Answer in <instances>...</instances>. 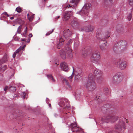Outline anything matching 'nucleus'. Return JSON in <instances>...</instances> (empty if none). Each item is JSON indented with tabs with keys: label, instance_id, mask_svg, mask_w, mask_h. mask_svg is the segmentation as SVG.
<instances>
[{
	"label": "nucleus",
	"instance_id": "ddd939ff",
	"mask_svg": "<svg viewBox=\"0 0 133 133\" xmlns=\"http://www.w3.org/2000/svg\"><path fill=\"white\" fill-rule=\"evenodd\" d=\"M94 75L98 77H101L103 75V73L99 69L95 70L94 72Z\"/></svg>",
	"mask_w": 133,
	"mask_h": 133
},
{
	"label": "nucleus",
	"instance_id": "72a5a7b5",
	"mask_svg": "<svg viewBox=\"0 0 133 133\" xmlns=\"http://www.w3.org/2000/svg\"><path fill=\"white\" fill-rule=\"evenodd\" d=\"M71 23L72 26H73V25H75V24H76V22L75 21H72Z\"/></svg>",
	"mask_w": 133,
	"mask_h": 133
},
{
	"label": "nucleus",
	"instance_id": "6ab92c4d",
	"mask_svg": "<svg viewBox=\"0 0 133 133\" xmlns=\"http://www.w3.org/2000/svg\"><path fill=\"white\" fill-rule=\"evenodd\" d=\"M9 87V88L11 90L14 92L16 91V88L15 87L11 86L10 85Z\"/></svg>",
	"mask_w": 133,
	"mask_h": 133
},
{
	"label": "nucleus",
	"instance_id": "2f4dec72",
	"mask_svg": "<svg viewBox=\"0 0 133 133\" xmlns=\"http://www.w3.org/2000/svg\"><path fill=\"white\" fill-rule=\"evenodd\" d=\"M131 14H130L129 15L128 17V20L129 21H130L131 19Z\"/></svg>",
	"mask_w": 133,
	"mask_h": 133
},
{
	"label": "nucleus",
	"instance_id": "a878e982",
	"mask_svg": "<svg viewBox=\"0 0 133 133\" xmlns=\"http://www.w3.org/2000/svg\"><path fill=\"white\" fill-rule=\"evenodd\" d=\"M47 78L50 79L52 77V75L51 74H48L46 75Z\"/></svg>",
	"mask_w": 133,
	"mask_h": 133
},
{
	"label": "nucleus",
	"instance_id": "f3484780",
	"mask_svg": "<svg viewBox=\"0 0 133 133\" xmlns=\"http://www.w3.org/2000/svg\"><path fill=\"white\" fill-rule=\"evenodd\" d=\"M79 0H70V3L73 4L74 6H76Z\"/></svg>",
	"mask_w": 133,
	"mask_h": 133
},
{
	"label": "nucleus",
	"instance_id": "4c0bfd02",
	"mask_svg": "<svg viewBox=\"0 0 133 133\" xmlns=\"http://www.w3.org/2000/svg\"><path fill=\"white\" fill-rule=\"evenodd\" d=\"M64 41V40L62 38H61L59 40V42H63Z\"/></svg>",
	"mask_w": 133,
	"mask_h": 133
},
{
	"label": "nucleus",
	"instance_id": "a19ab883",
	"mask_svg": "<svg viewBox=\"0 0 133 133\" xmlns=\"http://www.w3.org/2000/svg\"><path fill=\"white\" fill-rule=\"evenodd\" d=\"M73 76H74L73 75H72L70 77H69V78L70 79H71L73 78Z\"/></svg>",
	"mask_w": 133,
	"mask_h": 133
},
{
	"label": "nucleus",
	"instance_id": "e433bc0d",
	"mask_svg": "<svg viewBox=\"0 0 133 133\" xmlns=\"http://www.w3.org/2000/svg\"><path fill=\"white\" fill-rule=\"evenodd\" d=\"M17 54V53H16V52L15 51L14 53L13 54V56H13V57L14 58L15 56H16V54Z\"/></svg>",
	"mask_w": 133,
	"mask_h": 133
},
{
	"label": "nucleus",
	"instance_id": "5fc2aeb1",
	"mask_svg": "<svg viewBox=\"0 0 133 133\" xmlns=\"http://www.w3.org/2000/svg\"><path fill=\"white\" fill-rule=\"evenodd\" d=\"M65 107H66V108H66V107L67 108H69V107L68 108L67 107H66V106H65Z\"/></svg>",
	"mask_w": 133,
	"mask_h": 133
},
{
	"label": "nucleus",
	"instance_id": "6e6d98bb",
	"mask_svg": "<svg viewBox=\"0 0 133 133\" xmlns=\"http://www.w3.org/2000/svg\"><path fill=\"white\" fill-rule=\"evenodd\" d=\"M62 45V43H61V44L59 45L61 46V45Z\"/></svg>",
	"mask_w": 133,
	"mask_h": 133
},
{
	"label": "nucleus",
	"instance_id": "473e14b6",
	"mask_svg": "<svg viewBox=\"0 0 133 133\" xmlns=\"http://www.w3.org/2000/svg\"><path fill=\"white\" fill-rule=\"evenodd\" d=\"M64 81L66 83V84L69 87H70V85H69L68 82L67 80L66 79H64Z\"/></svg>",
	"mask_w": 133,
	"mask_h": 133
},
{
	"label": "nucleus",
	"instance_id": "a18cd8bd",
	"mask_svg": "<svg viewBox=\"0 0 133 133\" xmlns=\"http://www.w3.org/2000/svg\"><path fill=\"white\" fill-rule=\"evenodd\" d=\"M28 17V18L30 16H29V13H28L27 14V15Z\"/></svg>",
	"mask_w": 133,
	"mask_h": 133
},
{
	"label": "nucleus",
	"instance_id": "79ce46f5",
	"mask_svg": "<svg viewBox=\"0 0 133 133\" xmlns=\"http://www.w3.org/2000/svg\"><path fill=\"white\" fill-rule=\"evenodd\" d=\"M3 14L5 15H7L8 16H9V15H8L7 13L6 12H4L3 13Z\"/></svg>",
	"mask_w": 133,
	"mask_h": 133
},
{
	"label": "nucleus",
	"instance_id": "393cba45",
	"mask_svg": "<svg viewBox=\"0 0 133 133\" xmlns=\"http://www.w3.org/2000/svg\"><path fill=\"white\" fill-rule=\"evenodd\" d=\"M33 18H34L33 15H31V16H30V17H29L28 18V19L30 22H31L32 21Z\"/></svg>",
	"mask_w": 133,
	"mask_h": 133
},
{
	"label": "nucleus",
	"instance_id": "13d9d810",
	"mask_svg": "<svg viewBox=\"0 0 133 133\" xmlns=\"http://www.w3.org/2000/svg\"><path fill=\"white\" fill-rule=\"evenodd\" d=\"M13 75H11V76H12Z\"/></svg>",
	"mask_w": 133,
	"mask_h": 133
},
{
	"label": "nucleus",
	"instance_id": "c9c22d12",
	"mask_svg": "<svg viewBox=\"0 0 133 133\" xmlns=\"http://www.w3.org/2000/svg\"><path fill=\"white\" fill-rule=\"evenodd\" d=\"M9 88V87L6 86L5 87L4 89V91H6Z\"/></svg>",
	"mask_w": 133,
	"mask_h": 133
},
{
	"label": "nucleus",
	"instance_id": "9d476101",
	"mask_svg": "<svg viewBox=\"0 0 133 133\" xmlns=\"http://www.w3.org/2000/svg\"><path fill=\"white\" fill-rule=\"evenodd\" d=\"M70 127L71 129H74L71 130L73 132L74 131H77L82 130L81 129L77 127V124L75 123H72Z\"/></svg>",
	"mask_w": 133,
	"mask_h": 133
},
{
	"label": "nucleus",
	"instance_id": "dca6fc26",
	"mask_svg": "<svg viewBox=\"0 0 133 133\" xmlns=\"http://www.w3.org/2000/svg\"><path fill=\"white\" fill-rule=\"evenodd\" d=\"M94 28V27L93 26H88V28H86L85 31L87 32H91L93 31Z\"/></svg>",
	"mask_w": 133,
	"mask_h": 133
},
{
	"label": "nucleus",
	"instance_id": "c03bdc74",
	"mask_svg": "<svg viewBox=\"0 0 133 133\" xmlns=\"http://www.w3.org/2000/svg\"><path fill=\"white\" fill-rule=\"evenodd\" d=\"M26 46V45H24L23 46L21 47V49H23Z\"/></svg>",
	"mask_w": 133,
	"mask_h": 133
},
{
	"label": "nucleus",
	"instance_id": "2eb2a0df",
	"mask_svg": "<svg viewBox=\"0 0 133 133\" xmlns=\"http://www.w3.org/2000/svg\"><path fill=\"white\" fill-rule=\"evenodd\" d=\"M7 55L6 54L5 55L3 58L0 60V65L5 63L7 61Z\"/></svg>",
	"mask_w": 133,
	"mask_h": 133
},
{
	"label": "nucleus",
	"instance_id": "603ef678",
	"mask_svg": "<svg viewBox=\"0 0 133 133\" xmlns=\"http://www.w3.org/2000/svg\"><path fill=\"white\" fill-rule=\"evenodd\" d=\"M57 18H59V16H57Z\"/></svg>",
	"mask_w": 133,
	"mask_h": 133
},
{
	"label": "nucleus",
	"instance_id": "f8f14e48",
	"mask_svg": "<svg viewBox=\"0 0 133 133\" xmlns=\"http://www.w3.org/2000/svg\"><path fill=\"white\" fill-rule=\"evenodd\" d=\"M72 14V13L71 11H67L65 12L63 17V18L64 20L66 21L68 20Z\"/></svg>",
	"mask_w": 133,
	"mask_h": 133
},
{
	"label": "nucleus",
	"instance_id": "a211bd4d",
	"mask_svg": "<svg viewBox=\"0 0 133 133\" xmlns=\"http://www.w3.org/2000/svg\"><path fill=\"white\" fill-rule=\"evenodd\" d=\"M107 45V44H106L104 43L103 44L100 45V47L101 49L102 50H105V47Z\"/></svg>",
	"mask_w": 133,
	"mask_h": 133
},
{
	"label": "nucleus",
	"instance_id": "c756f323",
	"mask_svg": "<svg viewBox=\"0 0 133 133\" xmlns=\"http://www.w3.org/2000/svg\"><path fill=\"white\" fill-rule=\"evenodd\" d=\"M63 8H69L70 7V5L69 4L67 5H63Z\"/></svg>",
	"mask_w": 133,
	"mask_h": 133
},
{
	"label": "nucleus",
	"instance_id": "39448f33",
	"mask_svg": "<svg viewBox=\"0 0 133 133\" xmlns=\"http://www.w3.org/2000/svg\"><path fill=\"white\" fill-rule=\"evenodd\" d=\"M117 117L114 116H108L104 117L101 119V121L103 122H108L110 121L112 123L115 122L117 119Z\"/></svg>",
	"mask_w": 133,
	"mask_h": 133
},
{
	"label": "nucleus",
	"instance_id": "cd10ccee",
	"mask_svg": "<svg viewBox=\"0 0 133 133\" xmlns=\"http://www.w3.org/2000/svg\"><path fill=\"white\" fill-rule=\"evenodd\" d=\"M54 30H52V31H49V32H48L46 34V35H50V34L52 33V32H53V31Z\"/></svg>",
	"mask_w": 133,
	"mask_h": 133
},
{
	"label": "nucleus",
	"instance_id": "6e6552de",
	"mask_svg": "<svg viewBox=\"0 0 133 133\" xmlns=\"http://www.w3.org/2000/svg\"><path fill=\"white\" fill-rule=\"evenodd\" d=\"M91 6L90 3H87L85 4L83 7V9L81 10V12L84 13V14L87 15V13L88 12L87 10L89 9Z\"/></svg>",
	"mask_w": 133,
	"mask_h": 133
},
{
	"label": "nucleus",
	"instance_id": "b1692460",
	"mask_svg": "<svg viewBox=\"0 0 133 133\" xmlns=\"http://www.w3.org/2000/svg\"><path fill=\"white\" fill-rule=\"evenodd\" d=\"M21 97L24 99L26 98V93L24 92H22L21 94Z\"/></svg>",
	"mask_w": 133,
	"mask_h": 133
},
{
	"label": "nucleus",
	"instance_id": "f257e3e1",
	"mask_svg": "<svg viewBox=\"0 0 133 133\" xmlns=\"http://www.w3.org/2000/svg\"><path fill=\"white\" fill-rule=\"evenodd\" d=\"M86 88L89 90L92 91L96 88V85L93 80H91L89 78L86 84Z\"/></svg>",
	"mask_w": 133,
	"mask_h": 133
},
{
	"label": "nucleus",
	"instance_id": "de8ad7c7",
	"mask_svg": "<svg viewBox=\"0 0 133 133\" xmlns=\"http://www.w3.org/2000/svg\"><path fill=\"white\" fill-rule=\"evenodd\" d=\"M51 105L50 104H49V107H51Z\"/></svg>",
	"mask_w": 133,
	"mask_h": 133
},
{
	"label": "nucleus",
	"instance_id": "ea45409f",
	"mask_svg": "<svg viewBox=\"0 0 133 133\" xmlns=\"http://www.w3.org/2000/svg\"><path fill=\"white\" fill-rule=\"evenodd\" d=\"M49 99L47 98H46V102L47 103H49Z\"/></svg>",
	"mask_w": 133,
	"mask_h": 133
},
{
	"label": "nucleus",
	"instance_id": "4d7b16f0",
	"mask_svg": "<svg viewBox=\"0 0 133 133\" xmlns=\"http://www.w3.org/2000/svg\"><path fill=\"white\" fill-rule=\"evenodd\" d=\"M46 0H44V1H46Z\"/></svg>",
	"mask_w": 133,
	"mask_h": 133
},
{
	"label": "nucleus",
	"instance_id": "5701e85b",
	"mask_svg": "<svg viewBox=\"0 0 133 133\" xmlns=\"http://www.w3.org/2000/svg\"><path fill=\"white\" fill-rule=\"evenodd\" d=\"M27 29H28V28H27V27H26V28L25 29L23 33V34H21V35H23V36H24L25 37H26V33L27 32Z\"/></svg>",
	"mask_w": 133,
	"mask_h": 133
},
{
	"label": "nucleus",
	"instance_id": "412c9836",
	"mask_svg": "<svg viewBox=\"0 0 133 133\" xmlns=\"http://www.w3.org/2000/svg\"><path fill=\"white\" fill-rule=\"evenodd\" d=\"M22 25H20L19 26L18 28L17 32L18 34H19L21 32V29H22Z\"/></svg>",
	"mask_w": 133,
	"mask_h": 133
},
{
	"label": "nucleus",
	"instance_id": "7ed1b4c3",
	"mask_svg": "<svg viewBox=\"0 0 133 133\" xmlns=\"http://www.w3.org/2000/svg\"><path fill=\"white\" fill-rule=\"evenodd\" d=\"M66 52L67 55L68 56L70 57H72V52L71 51V49L70 47H68L66 50L65 51L62 50L60 52V55L63 59H65L66 58Z\"/></svg>",
	"mask_w": 133,
	"mask_h": 133
},
{
	"label": "nucleus",
	"instance_id": "bb28decb",
	"mask_svg": "<svg viewBox=\"0 0 133 133\" xmlns=\"http://www.w3.org/2000/svg\"><path fill=\"white\" fill-rule=\"evenodd\" d=\"M21 47L20 46V47L15 51V52H16L17 54H18L19 52L21 50Z\"/></svg>",
	"mask_w": 133,
	"mask_h": 133
},
{
	"label": "nucleus",
	"instance_id": "3c124183",
	"mask_svg": "<svg viewBox=\"0 0 133 133\" xmlns=\"http://www.w3.org/2000/svg\"><path fill=\"white\" fill-rule=\"evenodd\" d=\"M57 65H58L59 64V63H55Z\"/></svg>",
	"mask_w": 133,
	"mask_h": 133
},
{
	"label": "nucleus",
	"instance_id": "bf43d9fd",
	"mask_svg": "<svg viewBox=\"0 0 133 133\" xmlns=\"http://www.w3.org/2000/svg\"><path fill=\"white\" fill-rule=\"evenodd\" d=\"M58 45H59V44H58Z\"/></svg>",
	"mask_w": 133,
	"mask_h": 133
},
{
	"label": "nucleus",
	"instance_id": "49530a36",
	"mask_svg": "<svg viewBox=\"0 0 133 133\" xmlns=\"http://www.w3.org/2000/svg\"><path fill=\"white\" fill-rule=\"evenodd\" d=\"M10 18L11 19H13L14 18V17H12Z\"/></svg>",
	"mask_w": 133,
	"mask_h": 133
},
{
	"label": "nucleus",
	"instance_id": "8fccbe9b",
	"mask_svg": "<svg viewBox=\"0 0 133 133\" xmlns=\"http://www.w3.org/2000/svg\"><path fill=\"white\" fill-rule=\"evenodd\" d=\"M21 40H22V41H24L25 40L24 38H23Z\"/></svg>",
	"mask_w": 133,
	"mask_h": 133
},
{
	"label": "nucleus",
	"instance_id": "4468645a",
	"mask_svg": "<svg viewBox=\"0 0 133 133\" xmlns=\"http://www.w3.org/2000/svg\"><path fill=\"white\" fill-rule=\"evenodd\" d=\"M60 66L63 70L65 72L68 71V68L66 63H61L60 64Z\"/></svg>",
	"mask_w": 133,
	"mask_h": 133
},
{
	"label": "nucleus",
	"instance_id": "4be33fe9",
	"mask_svg": "<svg viewBox=\"0 0 133 133\" xmlns=\"http://www.w3.org/2000/svg\"><path fill=\"white\" fill-rule=\"evenodd\" d=\"M6 68L7 66L6 65H5L1 68L0 69V71L1 72H3L6 69Z\"/></svg>",
	"mask_w": 133,
	"mask_h": 133
},
{
	"label": "nucleus",
	"instance_id": "f03ea898",
	"mask_svg": "<svg viewBox=\"0 0 133 133\" xmlns=\"http://www.w3.org/2000/svg\"><path fill=\"white\" fill-rule=\"evenodd\" d=\"M100 57V53L98 51H94L91 57V60L94 63L97 62Z\"/></svg>",
	"mask_w": 133,
	"mask_h": 133
},
{
	"label": "nucleus",
	"instance_id": "f704fd0d",
	"mask_svg": "<svg viewBox=\"0 0 133 133\" xmlns=\"http://www.w3.org/2000/svg\"><path fill=\"white\" fill-rule=\"evenodd\" d=\"M20 39V38L18 37H15L14 38V39L16 41H18Z\"/></svg>",
	"mask_w": 133,
	"mask_h": 133
},
{
	"label": "nucleus",
	"instance_id": "1a4fd4ad",
	"mask_svg": "<svg viewBox=\"0 0 133 133\" xmlns=\"http://www.w3.org/2000/svg\"><path fill=\"white\" fill-rule=\"evenodd\" d=\"M59 104L60 106H66L68 108L69 107V104L68 100L63 99L62 100L59 102Z\"/></svg>",
	"mask_w": 133,
	"mask_h": 133
},
{
	"label": "nucleus",
	"instance_id": "c85d7f7f",
	"mask_svg": "<svg viewBox=\"0 0 133 133\" xmlns=\"http://www.w3.org/2000/svg\"><path fill=\"white\" fill-rule=\"evenodd\" d=\"M50 80L52 82L55 83V81L56 80L52 76V77H51V78L50 79Z\"/></svg>",
	"mask_w": 133,
	"mask_h": 133
},
{
	"label": "nucleus",
	"instance_id": "864d4df0",
	"mask_svg": "<svg viewBox=\"0 0 133 133\" xmlns=\"http://www.w3.org/2000/svg\"><path fill=\"white\" fill-rule=\"evenodd\" d=\"M0 133H3V132L1 131H0Z\"/></svg>",
	"mask_w": 133,
	"mask_h": 133
},
{
	"label": "nucleus",
	"instance_id": "0eeeda50",
	"mask_svg": "<svg viewBox=\"0 0 133 133\" xmlns=\"http://www.w3.org/2000/svg\"><path fill=\"white\" fill-rule=\"evenodd\" d=\"M110 35V32L108 31L103 33V34L100 33L99 34L98 37L101 39H105L109 37Z\"/></svg>",
	"mask_w": 133,
	"mask_h": 133
},
{
	"label": "nucleus",
	"instance_id": "37998d69",
	"mask_svg": "<svg viewBox=\"0 0 133 133\" xmlns=\"http://www.w3.org/2000/svg\"><path fill=\"white\" fill-rule=\"evenodd\" d=\"M30 39L28 38L26 42L27 43H29L30 42Z\"/></svg>",
	"mask_w": 133,
	"mask_h": 133
},
{
	"label": "nucleus",
	"instance_id": "58836bf2",
	"mask_svg": "<svg viewBox=\"0 0 133 133\" xmlns=\"http://www.w3.org/2000/svg\"><path fill=\"white\" fill-rule=\"evenodd\" d=\"M32 35L31 33L29 35V37H32Z\"/></svg>",
	"mask_w": 133,
	"mask_h": 133
},
{
	"label": "nucleus",
	"instance_id": "09e8293b",
	"mask_svg": "<svg viewBox=\"0 0 133 133\" xmlns=\"http://www.w3.org/2000/svg\"><path fill=\"white\" fill-rule=\"evenodd\" d=\"M126 122L127 123H128L129 122L128 120L127 119L126 120Z\"/></svg>",
	"mask_w": 133,
	"mask_h": 133
},
{
	"label": "nucleus",
	"instance_id": "423d86ee",
	"mask_svg": "<svg viewBox=\"0 0 133 133\" xmlns=\"http://www.w3.org/2000/svg\"><path fill=\"white\" fill-rule=\"evenodd\" d=\"M116 65L121 70L125 69L126 67L127 63L125 62L119 60L115 63Z\"/></svg>",
	"mask_w": 133,
	"mask_h": 133
},
{
	"label": "nucleus",
	"instance_id": "aec40b11",
	"mask_svg": "<svg viewBox=\"0 0 133 133\" xmlns=\"http://www.w3.org/2000/svg\"><path fill=\"white\" fill-rule=\"evenodd\" d=\"M15 11L18 12V13H20L22 11V9L19 6L17 7L16 8Z\"/></svg>",
	"mask_w": 133,
	"mask_h": 133
},
{
	"label": "nucleus",
	"instance_id": "9b49d317",
	"mask_svg": "<svg viewBox=\"0 0 133 133\" xmlns=\"http://www.w3.org/2000/svg\"><path fill=\"white\" fill-rule=\"evenodd\" d=\"M72 68L73 70L72 74L74 72H75V80L77 81L81 77V71L79 72H78V70L75 71L74 68L73 67Z\"/></svg>",
	"mask_w": 133,
	"mask_h": 133
},
{
	"label": "nucleus",
	"instance_id": "7c9ffc66",
	"mask_svg": "<svg viewBox=\"0 0 133 133\" xmlns=\"http://www.w3.org/2000/svg\"><path fill=\"white\" fill-rule=\"evenodd\" d=\"M129 3L131 5H133V0H129Z\"/></svg>",
	"mask_w": 133,
	"mask_h": 133
},
{
	"label": "nucleus",
	"instance_id": "20e7f679",
	"mask_svg": "<svg viewBox=\"0 0 133 133\" xmlns=\"http://www.w3.org/2000/svg\"><path fill=\"white\" fill-rule=\"evenodd\" d=\"M123 78V76L121 73L116 74L113 77V81L116 83H118L121 82Z\"/></svg>",
	"mask_w": 133,
	"mask_h": 133
}]
</instances>
